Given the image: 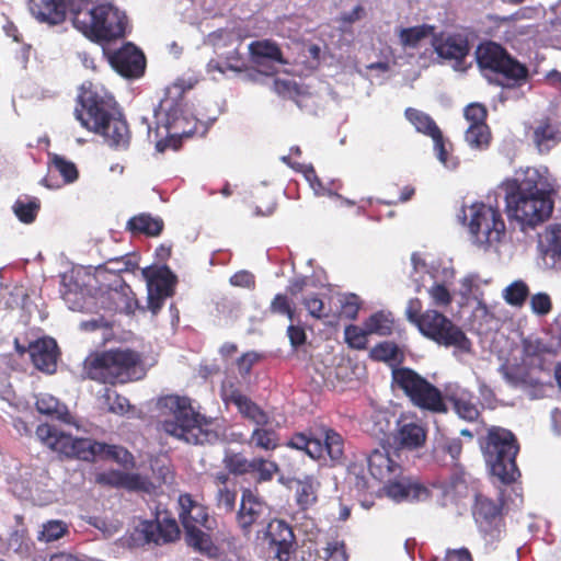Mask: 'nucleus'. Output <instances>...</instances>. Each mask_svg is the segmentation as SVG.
Returning a JSON list of instances; mask_svg holds the SVG:
<instances>
[{"label":"nucleus","mask_w":561,"mask_h":561,"mask_svg":"<svg viewBox=\"0 0 561 561\" xmlns=\"http://www.w3.org/2000/svg\"><path fill=\"white\" fill-rule=\"evenodd\" d=\"M75 117L83 128L101 135L115 149H126L130 142L128 124L117 102L103 85L85 81L76 100Z\"/></svg>","instance_id":"nucleus-1"},{"label":"nucleus","mask_w":561,"mask_h":561,"mask_svg":"<svg viewBox=\"0 0 561 561\" xmlns=\"http://www.w3.org/2000/svg\"><path fill=\"white\" fill-rule=\"evenodd\" d=\"M504 192L505 210L510 219L535 227L547 220L553 210L552 188L548 179L536 168H526L500 185Z\"/></svg>","instance_id":"nucleus-2"},{"label":"nucleus","mask_w":561,"mask_h":561,"mask_svg":"<svg viewBox=\"0 0 561 561\" xmlns=\"http://www.w3.org/2000/svg\"><path fill=\"white\" fill-rule=\"evenodd\" d=\"M161 403L171 414L161 423L167 434L193 445H213L219 439L213 422L193 409L190 398L170 394Z\"/></svg>","instance_id":"nucleus-3"},{"label":"nucleus","mask_w":561,"mask_h":561,"mask_svg":"<svg viewBox=\"0 0 561 561\" xmlns=\"http://www.w3.org/2000/svg\"><path fill=\"white\" fill-rule=\"evenodd\" d=\"M87 377L104 385L115 386L138 380L145 375L144 359L130 348H112L91 353L83 362Z\"/></svg>","instance_id":"nucleus-4"},{"label":"nucleus","mask_w":561,"mask_h":561,"mask_svg":"<svg viewBox=\"0 0 561 561\" xmlns=\"http://www.w3.org/2000/svg\"><path fill=\"white\" fill-rule=\"evenodd\" d=\"M366 459L369 473L385 484L383 491L388 497L396 502L424 501L430 497L428 488L404 476L402 466L385 446L370 450Z\"/></svg>","instance_id":"nucleus-5"},{"label":"nucleus","mask_w":561,"mask_h":561,"mask_svg":"<svg viewBox=\"0 0 561 561\" xmlns=\"http://www.w3.org/2000/svg\"><path fill=\"white\" fill-rule=\"evenodd\" d=\"M479 446L491 477L503 485L515 483L520 477L516 462L519 443L515 434L501 426H490L479 437Z\"/></svg>","instance_id":"nucleus-6"},{"label":"nucleus","mask_w":561,"mask_h":561,"mask_svg":"<svg viewBox=\"0 0 561 561\" xmlns=\"http://www.w3.org/2000/svg\"><path fill=\"white\" fill-rule=\"evenodd\" d=\"M73 26L89 39L101 43L125 36L127 16L111 2H102L89 10L73 12Z\"/></svg>","instance_id":"nucleus-7"},{"label":"nucleus","mask_w":561,"mask_h":561,"mask_svg":"<svg viewBox=\"0 0 561 561\" xmlns=\"http://www.w3.org/2000/svg\"><path fill=\"white\" fill-rule=\"evenodd\" d=\"M391 385L394 389L402 391L410 402L421 410L432 413L448 411L442 391L410 367L391 369Z\"/></svg>","instance_id":"nucleus-8"},{"label":"nucleus","mask_w":561,"mask_h":561,"mask_svg":"<svg viewBox=\"0 0 561 561\" xmlns=\"http://www.w3.org/2000/svg\"><path fill=\"white\" fill-rule=\"evenodd\" d=\"M476 60L481 71L496 76L502 84L514 85L528 76V69L512 57L500 44L488 41L476 49Z\"/></svg>","instance_id":"nucleus-9"},{"label":"nucleus","mask_w":561,"mask_h":561,"mask_svg":"<svg viewBox=\"0 0 561 561\" xmlns=\"http://www.w3.org/2000/svg\"><path fill=\"white\" fill-rule=\"evenodd\" d=\"M505 501L503 496L492 499L477 493L471 507L472 516L486 546L495 549L506 533L504 519Z\"/></svg>","instance_id":"nucleus-10"},{"label":"nucleus","mask_w":561,"mask_h":561,"mask_svg":"<svg viewBox=\"0 0 561 561\" xmlns=\"http://www.w3.org/2000/svg\"><path fill=\"white\" fill-rule=\"evenodd\" d=\"M185 88L181 83H173L164 91L154 115L171 136H191L194 124L186 114Z\"/></svg>","instance_id":"nucleus-11"},{"label":"nucleus","mask_w":561,"mask_h":561,"mask_svg":"<svg viewBox=\"0 0 561 561\" xmlns=\"http://www.w3.org/2000/svg\"><path fill=\"white\" fill-rule=\"evenodd\" d=\"M420 333L445 347L469 352L471 342L460 327L436 309L425 310V318L416 327Z\"/></svg>","instance_id":"nucleus-12"},{"label":"nucleus","mask_w":561,"mask_h":561,"mask_svg":"<svg viewBox=\"0 0 561 561\" xmlns=\"http://www.w3.org/2000/svg\"><path fill=\"white\" fill-rule=\"evenodd\" d=\"M469 231L479 245L497 243L505 236V222L497 207L484 203L470 206Z\"/></svg>","instance_id":"nucleus-13"},{"label":"nucleus","mask_w":561,"mask_h":561,"mask_svg":"<svg viewBox=\"0 0 561 561\" xmlns=\"http://www.w3.org/2000/svg\"><path fill=\"white\" fill-rule=\"evenodd\" d=\"M36 436L48 448L68 458L93 461V439L75 438L47 423L37 426Z\"/></svg>","instance_id":"nucleus-14"},{"label":"nucleus","mask_w":561,"mask_h":561,"mask_svg":"<svg viewBox=\"0 0 561 561\" xmlns=\"http://www.w3.org/2000/svg\"><path fill=\"white\" fill-rule=\"evenodd\" d=\"M222 463L229 473L237 477L249 476L256 484L271 482L279 472L276 461L263 457L249 459L242 453H227Z\"/></svg>","instance_id":"nucleus-15"},{"label":"nucleus","mask_w":561,"mask_h":561,"mask_svg":"<svg viewBox=\"0 0 561 561\" xmlns=\"http://www.w3.org/2000/svg\"><path fill=\"white\" fill-rule=\"evenodd\" d=\"M142 274L147 279L148 308L152 313H157L164 300L173 296L178 282L176 275L165 264L144 268Z\"/></svg>","instance_id":"nucleus-16"},{"label":"nucleus","mask_w":561,"mask_h":561,"mask_svg":"<svg viewBox=\"0 0 561 561\" xmlns=\"http://www.w3.org/2000/svg\"><path fill=\"white\" fill-rule=\"evenodd\" d=\"M268 548L277 561H290L297 542L291 526L284 519H273L267 525Z\"/></svg>","instance_id":"nucleus-17"},{"label":"nucleus","mask_w":561,"mask_h":561,"mask_svg":"<svg viewBox=\"0 0 561 561\" xmlns=\"http://www.w3.org/2000/svg\"><path fill=\"white\" fill-rule=\"evenodd\" d=\"M108 61L113 69L125 78H139L146 68L144 53L131 43L110 53Z\"/></svg>","instance_id":"nucleus-18"},{"label":"nucleus","mask_w":561,"mask_h":561,"mask_svg":"<svg viewBox=\"0 0 561 561\" xmlns=\"http://www.w3.org/2000/svg\"><path fill=\"white\" fill-rule=\"evenodd\" d=\"M265 503L251 489H244L241 494L239 510L236 514V522L244 536L252 533L264 514Z\"/></svg>","instance_id":"nucleus-19"},{"label":"nucleus","mask_w":561,"mask_h":561,"mask_svg":"<svg viewBox=\"0 0 561 561\" xmlns=\"http://www.w3.org/2000/svg\"><path fill=\"white\" fill-rule=\"evenodd\" d=\"M27 351L33 365L41 371L53 374L57 368L59 350L53 337H41L31 342Z\"/></svg>","instance_id":"nucleus-20"},{"label":"nucleus","mask_w":561,"mask_h":561,"mask_svg":"<svg viewBox=\"0 0 561 561\" xmlns=\"http://www.w3.org/2000/svg\"><path fill=\"white\" fill-rule=\"evenodd\" d=\"M179 517L184 529L190 527L213 529L211 524L214 520L210 519L207 507L195 501L191 494H181L179 496Z\"/></svg>","instance_id":"nucleus-21"},{"label":"nucleus","mask_w":561,"mask_h":561,"mask_svg":"<svg viewBox=\"0 0 561 561\" xmlns=\"http://www.w3.org/2000/svg\"><path fill=\"white\" fill-rule=\"evenodd\" d=\"M427 432L424 426L407 419L397 422L396 432L392 435L397 449L415 450L425 445Z\"/></svg>","instance_id":"nucleus-22"},{"label":"nucleus","mask_w":561,"mask_h":561,"mask_svg":"<svg viewBox=\"0 0 561 561\" xmlns=\"http://www.w3.org/2000/svg\"><path fill=\"white\" fill-rule=\"evenodd\" d=\"M140 533L148 543L163 545L175 541L180 537V528L175 519L164 517L161 520H146L140 525Z\"/></svg>","instance_id":"nucleus-23"},{"label":"nucleus","mask_w":561,"mask_h":561,"mask_svg":"<svg viewBox=\"0 0 561 561\" xmlns=\"http://www.w3.org/2000/svg\"><path fill=\"white\" fill-rule=\"evenodd\" d=\"M227 400L237 407L238 412L243 419L250 421L255 426L271 425L268 413L239 389L233 388L229 392Z\"/></svg>","instance_id":"nucleus-24"},{"label":"nucleus","mask_w":561,"mask_h":561,"mask_svg":"<svg viewBox=\"0 0 561 561\" xmlns=\"http://www.w3.org/2000/svg\"><path fill=\"white\" fill-rule=\"evenodd\" d=\"M96 482L103 485L124 488L129 491H148L151 484L147 478L138 473L108 470L96 476Z\"/></svg>","instance_id":"nucleus-25"},{"label":"nucleus","mask_w":561,"mask_h":561,"mask_svg":"<svg viewBox=\"0 0 561 561\" xmlns=\"http://www.w3.org/2000/svg\"><path fill=\"white\" fill-rule=\"evenodd\" d=\"M533 140L540 153L548 152L561 141V124L551 117H543L534 128Z\"/></svg>","instance_id":"nucleus-26"},{"label":"nucleus","mask_w":561,"mask_h":561,"mask_svg":"<svg viewBox=\"0 0 561 561\" xmlns=\"http://www.w3.org/2000/svg\"><path fill=\"white\" fill-rule=\"evenodd\" d=\"M32 14L41 22L59 24L66 19L65 0H28Z\"/></svg>","instance_id":"nucleus-27"},{"label":"nucleus","mask_w":561,"mask_h":561,"mask_svg":"<svg viewBox=\"0 0 561 561\" xmlns=\"http://www.w3.org/2000/svg\"><path fill=\"white\" fill-rule=\"evenodd\" d=\"M164 229V221L158 216L149 213H140L130 217L125 226V230L131 236L144 234L146 237H158Z\"/></svg>","instance_id":"nucleus-28"},{"label":"nucleus","mask_w":561,"mask_h":561,"mask_svg":"<svg viewBox=\"0 0 561 561\" xmlns=\"http://www.w3.org/2000/svg\"><path fill=\"white\" fill-rule=\"evenodd\" d=\"M321 435L323 437V442L321 440V459L324 458V455H328L332 465H343L346 459L343 436L335 430L325 426L321 428Z\"/></svg>","instance_id":"nucleus-29"},{"label":"nucleus","mask_w":561,"mask_h":561,"mask_svg":"<svg viewBox=\"0 0 561 561\" xmlns=\"http://www.w3.org/2000/svg\"><path fill=\"white\" fill-rule=\"evenodd\" d=\"M438 56L445 59L462 60L470 51L468 38L461 34H450L434 44Z\"/></svg>","instance_id":"nucleus-30"},{"label":"nucleus","mask_w":561,"mask_h":561,"mask_svg":"<svg viewBox=\"0 0 561 561\" xmlns=\"http://www.w3.org/2000/svg\"><path fill=\"white\" fill-rule=\"evenodd\" d=\"M240 46L234 45L231 50L219 54V59H210L207 62L206 69L208 73L219 72L225 75L228 70L233 72H242L247 69L245 60L240 53Z\"/></svg>","instance_id":"nucleus-31"},{"label":"nucleus","mask_w":561,"mask_h":561,"mask_svg":"<svg viewBox=\"0 0 561 561\" xmlns=\"http://www.w3.org/2000/svg\"><path fill=\"white\" fill-rule=\"evenodd\" d=\"M251 60L256 66H262L264 60L284 64L283 53L279 46L270 39L254 41L249 45Z\"/></svg>","instance_id":"nucleus-32"},{"label":"nucleus","mask_w":561,"mask_h":561,"mask_svg":"<svg viewBox=\"0 0 561 561\" xmlns=\"http://www.w3.org/2000/svg\"><path fill=\"white\" fill-rule=\"evenodd\" d=\"M370 359L388 364L392 369L399 367L404 359V352L398 344L391 341H382L377 343L369 351Z\"/></svg>","instance_id":"nucleus-33"},{"label":"nucleus","mask_w":561,"mask_h":561,"mask_svg":"<svg viewBox=\"0 0 561 561\" xmlns=\"http://www.w3.org/2000/svg\"><path fill=\"white\" fill-rule=\"evenodd\" d=\"M93 461L99 457L112 459L124 467L134 466V456L124 447L93 440Z\"/></svg>","instance_id":"nucleus-34"},{"label":"nucleus","mask_w":561,"mask_h":561,"mask_svg":"<svg viewBox=\"0 0 561 561\" xmlns=\"http://www.w3.org/2000/svg\"><path fill=\"white\" fill-rule=\"evenodd\" d=\"M249 446L273 451L279 447V434L270 425L255 426L248 440Z\"/></svg>","instance_id":"nucleus-35"},{"label":"nucleus","mask_w":561,"mask_h":561,"mask_svg":"<svg viewBox=\"0 0 561 561\" xmlns=\"http://www.w3.org/2000/svg\"><path fill=\"white\" fill-rule=\"evenodd\" d=\"M447 400L453 403L456 413L466 421H476L479 415V409L476 398L468 391H460L447 396Z\"/></svg>","instance_id":"nucleus-36"},{"label":"nucleus","mask_w":561,"mask_h":561,"mask_svg":"<svg viewBox=\"0 0 561 561\" xmlns=\"http://www.w3.org/2000/svg\"><path fill=\"white\" fill-rule=\"evenodd\" d=\"M434 32V26L422 24L399 30L398 37L401 46L404 48H417L420 44Z\"/></svg>","instance_id":"nucleus-37"},{"label":"nucleus","mask_w":561,"mask_h":561,"mask_svg":"<svg viewBox=\"0 0 561 561\" xmlns=\"http://www.w3.org/2000/svg\"><path fill=\"white\" fill-rule=\"evenodd\" d=\"M39 209L41 201L37 197L27 195L19 197L12 206L16 218L26 225L33 224L36 220Z\"/></svg>","instance_id":"nucleus-38"},{"label":"nucleus","mask_w":561,"mask_h":561,"mask_svg":"<svg viewBox=\"0 0 561 561\" xmlns=\"http://www.w3.org/2000/svg\"><path fill=\"white\" fill-rule=\"evenodd\" d=\"M184 531L188 546L207 557L216 554L217 547L214 545L211 537L203 531L201 527H190L184 529Z\"/></svg>","instance_id":"nucleus-39"},{"label":"nucleus","mask_w":561,"mask_h":561,"mask_svg":"<svg viewBox=\"0 0 561 561\" xmlns=\"http://www.w3.org/2000/svg\"><path fill=\"white\" fill-rule=\"evenodd\" d=\"M369 334L389 336L393 332L394 319L391 312L378 311L373 313L365 322Z\"/></svg>","instance_id":"nucleus-40"},{"label":"nucleus","mask_w":561,"mask_h":561,"mask_svg":"<svg viewBox=\"0 0 561 561\" xmlns=\"http://www.w3.org/2000/svg\"><path fill=\"white\" fill-rule=\"evenodd\" d=\"M288 447L305 451L314 460L321 459V439L309 437L304 433H295L289 442Z\"/></svg>","instance_id":"nucleus-41"},{"label":"nucleus","mask_w":561,"mask_h":561,"mask_svg":"<svg viewBox=\"0 0 561 561\" xmlns=\"http://www.w3.org/2000/svg\"><path fill=\"white\" fill-rule=\"evenodd\" d=\"M404 115L419 133L428 137L439 128L430 115L416 108L408 107Z\"/></svg>","instance_id":"nucleus-42"},{"label":"nucleus","mask_w":561,"mask_h":561,"mask_svg":"<svg viewBox=\"0 0 561 561\" xmlns=\"http://www.w3.org/2000/svg\"><path fill=\"white\" fill-rule=\"evenodd\" d=\"M317 483L312 477L298 481L296 502L301 510H307L317 502Z\"/></svg>","instance_id":"nucleus-43"},{"label":"nucleus","mask_w":561,"mask_h":561,"mask_svg":"<svg viewBox=\"0 0 561 561\" xmlns=\"http://www.w3.org/2000/svg\"><path fill=\"white\" fill-rule=\"evenodd\" d=\"M465 138L471 148L482 150L490 146L491 131L488 124L469 125Z\"/></svg>","instance_id":"nucleus-44"},{"label":"nucleus","mask_w":561,"mask_h":561,"mask_svg":"<svg viewBox=\"0 0 561 561\" xmlns=\"http://www.w3.org/2000/svg\"><path fill=\"white\" fill-rule=\"evenodd\" d=\"M208 38L218 56L222 54V49L227 47L232 48L234 45L241 46L242 44L241 38L233 31L225 28L210 33Z\"/></svg>","instance_id":"nucleus-45"},{"label":"nucleus","mask_w":561,"mask_h":561,"mask_svg":"<svg viewBox=\"0 0 561 561\" xmlns=\"http://www.w3.org/2000/svg\"><path fill=\"white\" fill-rule=\"evenodd\" d=\"M50 167L64 179L65 183H72L78 179L79 172L76 164L59 154L49 156Z\"/></svg>","instance_id":"nucleus-46"},{"label":"nucleus","mask_w":561,"mask_h":561,"mask_svg":"<svg viewBox=\"0 0 561 561\" xmlns=\"http://www.w3.org/2000/svg\"><path fill=\"white\" fill-rule=\"evenodd\" d=\"M529 295V288L523 280H515L504 290V298L511 306L520 307Z\"/></svg>","instance_id":"nucleus-47"},{"label":"nucleus","mask_w":561,"mask_h":561,"mask_svg":"<svg viewBox=\"0 0 561 561\" xmlns=\"http://www.w3.org/2000/svg\"><path fill=\"white\" fill-rule=\"evenodd\" d=\"M69 533L68 525L59 519H51L43 524V529L38 536L41 541L51 542L62 538Z\"/></svg>","instance_id":"nucleus-48"},{"label":"nucleus","mask_w":561,"mask_h":561,"mask_svg":"<svg viewBox=\"0 0 561 561\" xmlns=\"http://www.w3.org/2000/svg\"><path fill=\"white\" fill-rule=\"evenodd\" d=\"M368 335L369 332L365 327L362 329L355 324H348L344 330L345 342L354 350H365L368 343Z\"/></svg>","instance_id":"nucleus-49"},{"label":"nucleus","mask_w":561,"mask_h":561,"mask_svg":"<svg viewBox=\"0 0 561 561\" xmlns=\"http://www.w3.org/2000/svg\"><path fill=\"white\" fill-rule=\"evenodd\" d=\"M236 489H229L227 485H221L220 489H217V492L215 494V505L219 511L226 514L232 513L236 507Z\"/></svg>","instance_id":"nucleus-50"},{"label":"nucleus","mask_w":561,"mask_h":561,"mask_svg":"<svg viewBox=\"0 0 561 561\" xmlns=\"http://www.w3.org/2000/svg\"><path fill=\"white\" fill-rule=\"evenodd\" d=\"M339 316L347 320H356L362 307V300L356 294L343 295L340 299Z\"/></svg>","instance_id":"nucleus-51"},{"label":"nucleus","mask_w":561,"mask_h":561,"mask_svg":"<svg viewBox=\"0 0 561 561\" xmlns=\"http://www.w3.org/2000/svg\"><path fill=\"white\" fill-rule=\"evenodd\" d=\"M291 156H301V149L298 146L290 148V154L287 157H282V161H284L286 164H288L291 169L302 172L306 176V179L312 184L314 187V182H318L320 185V181L317 176L316 170L312 165H306L298 162H291Z\"/></svg>","instance_id":"nucleus-52"},{"label":"nucleus","mask_w":561,"mask_h":561,"mask_svg":"<svg viewBox=\"0 0 561 561\" xmlns=\"http://www.w3.org/2000/svg\"><path fill=\"white\" fill-rule=\"evenodd\" d=\"M103 398L108 405V411L111 413L124 415L131 408L128 399L114 390L105 389Z\"/></svg>","instance_id":"nucleus-53"},{"label":"nucleus","mask_w":561,"mask_h":561,"mask_svg":"<svg viewBox=\"0 0 561 561\" xmlns=\"http://www.w3.org/2000/svg\"><path fill=\"white\" fill-rule=\"evenodd\" d=\"M270 311L273 314L286 316L290 321L295 317V306L285 294H276L270 305Z\"/></svg>","instance_id":"nucleus-54"},{"label":"nucleus","mask_w":561,"mask_h":561,"mask_svg":"<svg viewBox=\"0 0 561 561\" xmlns=\"http://www.w3.org/2000/svg\"><path fill=\"white\" fill-rule=\"evenodd\" d=\"M302 304L308 310L309 314L314 319L323 320L330 316V312L325 308L323 300L317 294L305 297Z\"/></svg>","instance_id":"nucleus-55"},{"label":"nucleus","mask_w":561,"mask_h":561,"mask_svg":"<svg viewBox=\"0 0 561 561\" xmlns=\"http://www.w3.org/2000/svg\"><path fill=\"white\" fill-rule=\"evenodd\" d=\"M427 293L435 307L446 308L453 302V296L444 284L435 283Z\"/></svg>","instance_id":"nucleus-56"},{"label":"nucleus","mask_w":561,"mask_h":561,"mask_svg":"<svg viewBox=\"0 0 561 561\" xmlns=\"http://www.w3.org/2000/svg\"><path fill=\"white\" fill-rule=\"evenodd\" d=\"M404 314L410 323L417 327L421 323V321L425 318V311H423L422 300L417 297L409 299Z\"/></svg>","instance_id":"nucleus-57"},{"label":"nucleus","mask_w":561,"mask_h":561,"mask_svg":"<svg viewBox=\"0 0 561 561\" xmlns=\"http://www.w3.org/2000/svg\"><path fill=\"white\" fill-rule=\"evenodd\" d=\"M465 117L470 125L486 124V107L480 103H471L465 108Z\"/></svg>","instance_id":"nucleus-58"},{"label":"nucleus","mask_w":561,"mask_h":561,"mask_svg":"<svg viewBox=\"0 0 561 561\" xmlns=\"http://www.w3.org/2000/svg\"><path fill=\"white\" fill-rule=\"evenodd\" d=\"M325 561H348L345 543L339 540H332L327 543L324 549Z\"/></svg>","instance_id":"nucleus-59"},{"label":"nucleus","mask_w":561,"mask_h":561,"mask_svg":"<svg viewBox=\"0 0 561 561\" xmlns=\"http://www.w3.org/2000/svg\"><path fill=\"white\" fill-rule=\"evenodd\" d=\"M41 414L54 415L59 413L60 403L50 394H41L35 402Z\"/></svg>","instance_id":"nucleus-60"},{"label":"nucleus","mask_w":561,"mask_h":561,"mask_svg":"<svg viewBox=\"0 0 561 561\" xmlns=\"http://www.w3.org/2000/svg\"><path fill=\"white\" fill-rule=\"evenodd\" d=\"M531 310L539 316L548 314L552 309V302L548 294L538 293L530 299Z\"/></svg>","instance_id":"nucleus-61"},{"label":"nucleus","mask_w":561,"mask_h":561,"mask_svg":"<svg viewBox=\"0 0 561 561\" xmlns=\"http://www.w3.org/2000/svg\"><path fill=\"white\" fill-rule=\"evenodd\" d=\"M261 356L256 352H247L237 360V367L241 377L250 375L252 367L260 360Z\"/></svg>","instance_id":"nucleus-62"},{"label":"nucleus","mask_w":561,"mask_h":561,"mask_svg":"<svg viewBox=\"0 0 561 561\" xmlns=\"http://www.w3.org/2000/svg\"><path fill=\"white\" fill-rule=\"evenodd\" d=\"M287 336L289 339L290 345L297 350L301 345H304L307 341V334L302 327L290 324L287 328Z\"/></svg>","instance_id":"nucleus-63"},{"label":"nucleus","mask_w":561,"mask_h":561,"mask_svg":"<svg viewBox=\"0 0 561 561\" xmlns=\"http://www.w3.org/2000/svg\"><path fill=\"white\" fill-rule=\"evenodd\" d=\"M443 561H473L471 552L462 547L459 549H447Z\"/></svg>","instance_id":"nucleus-64"}]
</instances>
